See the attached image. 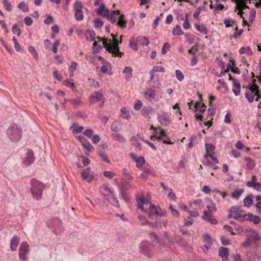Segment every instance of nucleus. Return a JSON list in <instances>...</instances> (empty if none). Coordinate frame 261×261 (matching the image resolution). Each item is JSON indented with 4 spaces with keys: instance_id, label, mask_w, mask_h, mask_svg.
I'll return each mask as SVG.
<instances>
[{
    "instance_id": "20",
    "label": "nucleus",
    "mask_w": 261,
    "mask_h": 261,
    "mask_svg": "<svg viewBox=\"0 0 261 261\" xmlns=\"http://www.w3.org/2000/svg\"><path fill=\"white\" fill-rule=\"evenodd\" d=\"M137 43L142 46H147L149 43L148 38L144 36H138L137 38Z\"/></svg>"
},
{
    "instance_id": "45",
    "label": "nucleus",
    "mask_w": 261,
    "mask_h": 261,
    "mask_svg": "<svg viewBox=\"0 0 261 261\" xmlns=\"http://www.w3.org/2000/svg\"><path fill=\"white\" fill-rule=\"evenodd\" d=\"M117 24L121 28H124L126 27V21L124 20V15H121L117 22Z\"/></svg>"
},
{
    "instance_id": "44",
    "label": "nucleus",
    "mask_w": 261,
    "mask_h": 261,
    "mask_svg": "<svg viewBox=\"0 0 261 261\" xmlns=\"http://www.w3.org/2000/svg\"><path fill=\"white\" fill-rule=\"evenodd\" d=\"M136 162V166L137 167H140L142 166L145 162V159L143 156H140L136 159L135 161Z\"/></svg>"
},
{
    "instance_id": "57",
    "label": "nucleus",
    "mask_w": 261,
    "mask_h": 261,
    "mask_svg": "<svg viewBox=\"0 0 261 261\" xmlns=\"http://www.w3.org/2000/svg\"><path fill=\"white\" fill-rule=\"evenodd\" d=\"M220 240L223 245L227 246L230 244V240L224 236L220 237Z\"/></svg>"
},
{
    "instance_id": "1",
    "label": "nucleus",
    "mask_w": 261,
    "mask_h": 261,
    "mask_svg": "<svg viewBox=\"0 0 261 261\" xmlns=\"http://www.w3.org/2000/svg\"><path fill=\"white\" fill-rule=\"evenodd\" d=\"M7 137L13 142L19 141L22 135V129L20 125L13 123L10 125L6 131Z\"/></svg>"
},
{
    "instance_id": "5",
    "label": "nucleus",
    "mask_w": 261,
    "mask_h": 261,
    "mask_svg": "<svg viewBox=\"0 0 261 261\" xmlns=\"http://www.w3.org/2000/svg\"><path fill=\"white\" fill-rule=\"evenodd\" d=\"M29 252V246L26 242H23L19 249V257L20 260L25 261Z\"/></svg>"
},
{
    "instance_id": "19",
    "label": "nucleus",
    "mask_w": 261,
    "mask_h": 261,
    "mask_svg": "<svg viewBox=\"0 0 261 261\" xmlns=\"http://www.w3.org/2000/svg\"><path fill=\"white\" fill-rule=\"evenodd\" d=\"M120 193L121 196L124 199L125 201L128 202L129 201V198L127 197V188L123 185L119 186Z\"/></svg>"
},
{
    "instance_id": "4",
    "label": "nucleus",
    "mask_w": 261,
    "mask_h": 261,
    "mask_svg": "<svg viewBox=\"0 0 261 261\" xmlns=\"http://www.w3.org/2000/svg\"><path fill=\"white\" fill-rule=\"evenodd\" d=\"M140 251L143 254L150 257L152 254L153 245L147 241H143L140 245Z\"/></svg>"
},
{
    "instance_id": "55",
    "label": "nucleus",
    "mask_w": 261,
    "mask_h": 261,
    "mask_svg": "<svg viewBox=\"0 0 261 261\" xmlns=\"http://www.w3.org/2000/svg\"><path fill=\"white\" fill-rule=\"evenodd\" d=\"M211 204L209 205H206V208L208 210V211L211 212L212 213L214 212H216L217 211L216 206L215 204L211 201Z\"/></svg>"
},
{
    "instance_id": "34",
    "label": "nucleus",
    "mask_w": 261,
    "mask_h": 261,
    "mask_svg": "<svg viewBox=\"0 0 261 261\" xmlns=\"http://www.w3.org/2000/svg\"><path fill=\"white\" fill-rule=\"evenodd\" d=\"M243 192H244L243 189H240V190L236 189L232 193L231 197L233 198L238 199L240 197L241 195L243 193Z\"/></svg>"
},
{
    "instance_id": "48",
    "label": "nucleus",
    "mask_w": 261,
    "mask_h": 261,
    "mask_svg": "<svg viewBox=\"0 0 261 261\" xmlns=\"http://www.w3.org/2000/svg\"><path fill=\"white\" fill-rule=\"evenodd\" d=\"M102 47L100 45H97V42L94 41L93 44L92 50L94 54L98 53L101 49Z\"/></svg>"
},
{
    "instance_id": "46",
    "label": "nucleus",
    "mask_w": 261,
    "mask_h": 261,
    "mask_svg": "<svg viewBox=\"0 0 261 261\" xmlns=\"http://www.w3.org/2000/svg\"><path fill=\"white\" fill-rule=\"evenodd\" d=\"M243 202L245 206L249 207L252 204L253 200L250 197L247 196L245 198Z\"/></svg>"
},
{
    "instance_id": "12",
    "label": "nucleus",
    "mask_w": 261,
    "mask_h": 261,
    "mask_svg": "<svg viewBox=\"0 0 261 261\" xmlns=\"http://www.w3.org/2000/svg\"><path fill=\"white\" fill-rule=\"evenodd\" d=\"M100 193L107 199L114 191L108 187V185L103 184L99 189Z\"/></svg>"
},
{
    "instance_id": "60",
    "label": "nucleus",
    "mask_w": 261,
    "mask_h": 261,
    "mask_svg": "<svg viewBox=\"0 0 261 261\" xmlns=\"http://www.w3.org/2000/svg\"><path fill=\"white\" fill-rule=\"evenodd\" d=\"M175 73L176 78L178 80L181 81L184 79V75L180 70H176Z\"/></svg>"
},
{
    "instance_id": "24",
    "label": "nucleus",
    "mask_w": 261,
    "mask_h": 261,
    "mask_svg": "<svg viewBox=\"0 0 261 261\" xmlns=\"http://www.w3.org/2000/svg\"><path fill=\"white\" fill-rule=\"evenodd\" d=\"M123 73L127 74L125 79L126 81H129L132 76L133 69L130 66H125L123 70Z\"/></svg>"
},
{
    "instance_id": "37",
    "label": "nucleus",
    "mask_w": 261,
    "mask_h": 261,
    "mask_svg": "<svg viewBox=\"0 0 261 261\" xmlns=\"http://www.w3.org/2000/svg\"><path fill=\"white\" fill-rule=\"evenodd\" d=\"M236 7L239 10H243L244 9L249 8V7L245 3L241 1H237Z\"/></svg>"
},
{
    "instance_id": "50",
    "label": "nucleus",
    "mask_w": 261,
    "mask_h": 261,
    "mask_svg": "<svg viewBox=\"0 0 261 261\" xmlns=\"http://www.w3.org/2000/svg\"><path fill=\"white\" fill-rule=\"evenodd\" d=\"M74 17L76 20L81 21L83 20L84 15L82 11H75Z\"/></svg>"
},
{
    "instance_id": "11",
    "label": "nucleus",
    "mask_w": 261,
    "mask_h": 261,
    "mask_svg": "<svg viewBox=\"0 0 261 261\" xmlns=\"http://www.w3.org/2000/svg\"><path fill=\"white\" fill-rule=\"evenodd\" d=\"M91 169L87 167L84 169L81 173L82 178L88 182H91L94 178L93 174H90Z\"/></svg>"
},
{
    "instance_id": "41",
    "label": "nucleus",
    "mask_w": 261,
    "mask_h": 261,
    "mask_svg": "<svg viewBox=\"0 0 261 261\" xmlns=\"http://www.w3.org/2000/svg\"><path fill=\"white\" fill-rule=\"evenodd\" d=\"M18 8L21 10L23 12H27L29 11V8L24 2H21L19 3Z\"/></svg>"
},
{
    "instance_id": "32",
    "label": "nucleus",
    "mask_w": 261,
    "mask_h": 261,
    "mask_svg": "<svg viewBox=\"0 0 261 261\" xmlns=\"http://www.w3.org/2000/svg\"><path fill=\"white\" fill-rule=\"evenodd\" d=\"M195 27L197 31L205 35H206L207 34V30L204 25H200L199 24L195 23Z\"/></svg>"
},
{
    "instance_id": "3",
    "label": "nucleus",
    "mask_w": 261,
    "mask_h": 261,
    "mask_svg": "<svg viewBox=\"0 0 261 261\" xmlns=\"http://www.w3.org/2000/svg\"><path fill=\"white\" fill-rule=\"evenodd\" d=\"M31 191L33 198L37 200L42 198V192L44 188L43 184L36 179L31 180Z\"/></svg>"
},
{
    "instance_id": "31",
    "label": "nucleus",
    "mask_w": 261,
    "mask_h": 261,
    "mask_svg": "<svg viewBox=\"0 0 261 261\" xmlns=\"http://www.w3.org/2000/svg\"><path fill=\"white\" fill-rule=\"evenodd\" d=\"M64 85L74 90L75 88V84L73 82L72 79H67L64 82Z\"/></svg>"
},
{
    "instance_id": "18",
    "label": "nucleus",
    "mask_w": 261,
    "mask_h": 261,
    "mask_svg": "<svg viewBox=\"0 0 261 261\" xmlns=\"http://www.w3.org/2000/svg\"><path fill=\"white\" fill-rule=\"evenodd\" d=\"M19 238L16 236H14L12 238L10 242V248L12 251H14L16 250L18 245L19 244Z\"/></svg>"
},
{
    "instance_id": "14",
    "label": "nucleus",
    "mask_w": 261,
    "mask_h": 261,
    "mask_svg": "<svg viewBox=\"0 0 261 261\" xmlns=\"http://www.w3.org/2000/svg\"><path fill=\"white\" fill-rule=\"evenodd\" d=\"M99 8L97 10V13L104 17H108L109 14V10L107 9L103 3H100Z\"/></svg>"
},
{
    "instance_id": "29",
    "label": "nucleus",
    "mask_w": 261,
    "mask_h": 261,
    "mask_svg": "<svg viewBox=\"0 0 261 261\" xmlns=\"http://www.w3.org/2000/svg\"><path fill=\"white\" fill-rule=\"evenodd\" d=\"M172 34L174 36H180L184 34L179 25H176L172 30Z\"/></svg>"
},
{
    "instance_id": "10",
    "label": "nucleus",
    "mask_w": 261,
    "mask_h": 261,
    "mask_svg": "<svg viewBox=\"0 0 261 261\" xmlns=\"http://www.w3.org/2000/svg\"><path fill=\"white\" fill-rule=\"evenodd\" d=\"M157 119L161 124L164 126L169 125L171 122L169 115L166 113H163L161 115L158 116Z\"/></svg>"
},
{
    "instance_id": "22",
    "label": "nucleus",
    "mask_w": 261,
    "mask_h": 261,
    "mask_svg": "<svg viewBox=\"0 0 261 261\" xmlns=\"http://www.w3.org/2000/svg\"><path fill=\"white\" fill-rule=\"evenodd\" d=\"M245 160L246 162V166L248 169L252 170L255 166V162L250 157H245Z\"/></svg>"
},
{
    "instance_id": "21",
    "label": "nucleus",
    "mask_w": 261,
    "mask_h": 261,
    "mask_svg": "<svg viewBox=\"0 0 261 261\" xmlns=\"http://www.w3.org/2000/svg\"><path fill=\"white\" fill-rule=\"evenodd\" d=\"M247 220H250L255 224H259L261 221L258 216L253 215L252 214L250 213H248L247 217Z\"/></svg>"
},
{
    "instance_id": "42",
    "label": "nucleus",
    "mask_w": 261,
    "mask_h": 261,
    "mask_svg": "<svg viewBox=\"0 0 261 261\" xmlns=\"http://www.w3.org/2000/svg\"><path fill=\"white\" fill-rule=\"evenodd\" d=\"M205 147L206 153L208 154L213 152L215 149V146L212 144L206 143L205 144Z\"/></svg>"
},
{
    "instance_id": "58",
    "label": "nucleus",
    "mask_w": 261,
    "mask_h": 261,
    "mask_svg": "<svg viewBox=\"0 0 261 261\" xmlns=\"http://www.w3.org/2000/svg\"><path fill=\"white\" fill-rule=\"evenodd\" d=\"M212 217V213L208 211H204L203 212V215L202 216V218L207 221L211 218Z\"/></svg>"
},
{
    "instance_id": "52",
    "label": "nucleus",
    "mask_w": 261,
    "mask_h": 261,
    "mask_svg": "<svg viewBox=\"0 0 261 261\" xmlns=\"http://www.w3.org/2000/svg\"><path fill=\"white\" fill-rule=\"evenodd\" d=\"M83 5L80 1H76L73 6V9L75 11H82Z\"/></svg>"
},
{
    "instance_id": "49",
    "label": "nucleus",
    "mask_w": 261,
    "mask_h": 261,
    "mask_svg": "<svg viewBox=\"0 0 261 261\" xmlns=\"http://www.w3.org/2000/svg\"><path fill=\"white\" fill-rule=\"evenodd\" d=\"M2 4L7 11L10 12L12 10V5L8 0H3Z\"/></svg>"
},
{
    "instance_id": "51",
    "label": "nucleus",
    "mask_w": 261,
    "mask_h": 261,
    "mask_svg": "<svg viewBox=\"0 0 261 261\" xmlns=\"http://www.w3.org/2000/svg\"><path fill=\"white\" fill-rule=\"evenodd\" d=\"M156 207L154 205V204L152 203L150 204V206L149 208V215L150 216L153 215L155 213H156Z\"/></svg>"
},
{
    "instance_id": "38",
    "label": "nucleus",
    "mask_w": 261,
    "mask_h": 261,
    "mask_svg": "<svg viewBox=\"0 0 261 261\" xmlns=\"http://www.w3.org/2000/svg\"><path fill=\"white\" fill-rule=\"evenodd\" d=\"M256 16V11L254 8L251 9L250 11L249 16V22L252 23L255 19Z\"/></svg>"
},
{
    "instance_id": "56",
    "label": "nucleus",
    "mask_w": 261,
    "mask_h": 261,
    "mask_svg": "<svg viewBox=\"0 0 261 261\" xmlns=\"http://www.w3.org/2000/svg\"><path fill=\"white\" fill-rule=\"evenodd\" d=\"M204 8V7H199L197 8L195 11V12L193 13V17L195 18H198L199 14L200 13L201 11Z\"/></svg>"
},
{
    "instance_id": "13",
    "label": "nucleus",
    "mask_w": 261,
    "mask_h": 261,
    "mask_svg": "<svg viewBox=\"0 0 261 261\" xmlns=\"http://www.w3.org/2000/svg\"><path fill=\"white\" fill-rule=\"evenodd\" d=\"M218 255L221 257L222 261H227L228 259V249L226 247H221L218 249Z\"/></svg>"
},
{
    "instance_id": "33",
    "label": "nucleus",
    "mask_w": 261,
    "mask_h": 261,
    "mask_svg": "<svg viewBox=\"0 0 261 261\" xmlns=\"http://www.w3.org/2000/svg\"><path fill=\"white\" fill-rule=\"evenodd\" d=\"M239 52L240 54H243L245 53L249 56L252 55L253 54L252 51H251V50L249 47H242L239 49Z\"/></svg>"
},
{
    "instance_id": "15",
    "label": "nucleus",
    "mask_w": 261,
    "mask_h": 261,
    "mask_svg": "<svg viewBox=\"0 0 261 261\" xmlns=\"http://www.w3.org/2000/svg\"><path fill=\"white\" fill-rule=\"evenodd\" d=\"M99 8L97 10V13L104 17H108L109 14V10L107 9L103 3H100Z\"/></svg>"
},
{
    "instance_id": "28",
    "label": "nucleus",
    "mask_w": 261,
    "mask_h": 261,
    "mask_svg": "<svg viewBox=\"0 0 261 261\" xmlns=\"http://www.w3.org/2000/svg\"><path fill=\"white\" fill-rule=\"evenodd\" d=\"M69 101L74 108H76L79 106L84 105V103L81 100L77 98L69 99Z\"/></svg>"
},
{
    "instance_id": "59",
    "label": "nucleus",
    "mask_w": 261,
    "mask_h": 261,
    "mask_svg": "<svg viewBox=\"0 0 261 261\" xmlns=\"http://www.w3.org/2000/svg\"><path fill=\"white\" fill-rule=\"evenodd\" d=\"M183 27L187 30L189 29L190 28V24L188 20V14H187L185 15V19L184 21V22L183 23Z\"/></svg>"
},
{
    "instance_id": "25",
    "label": "nucleus",
    "mask_w": 261,
    "mask_h": 261,
    "mask_svg": "<svg viewBox=\"0 0 261 261\" xmlns=\"http://www.w3.org/2000/svg\"><path fill=\"white\" fill-rule=\"evenodd\" d=\"M95 34L93 30H88L85 32V37L89 41H92L95 39Z\"/></svg>"
},
{
    "instance_id": "9",
    "label": "nucleus",
    "mask_w": 261,
    "mask_h": 261,
    "mask_svg": "<svg viewBox=\"0 0 261 261\" xmlns=\"http://www.w3.org/2000/svg\"><path fill=\"white\" fill-rule=\"evenodd\" d=\"M105 97L100 91H96L91 94L89 97V102L92 105L103 99Z\"/></svg>"
},
{
    "instance_id": "35",
    "label": "nucleus",
    "mask_w": 261,
    "mask_h": 261,
    "mask_svg": "<svg viewBox=\"0 0 261 261\" xmlns=\"http://www.w3.org/2000/svg\"><path fill=\"white\" fill-rule=\"evenodd\" d=\"M155 96V91L153 90H149L148 92L144 93V96L146 99H153Z\"/></svg>"
},
{
    "instance_id": "7",
    "label": "nucleus",
    "mask_w": 261,
    "mask_h": 261,
    "mask_svg": "<svg viewBox=\"0 0 261 261\" xmlns=\"http://www.w3.org/2000/svg\"><path fill=\"white\" fill-rule=\"evenodd\" d=\"M234 216L233 218L240 222H243L247 220V215L246 212L240 208H236L234 210Z\"/></svg>"
},
{
    "instance_id": "61",
    "label": "nucleus",
    "mask_w": 261,
    "mask_h": 261,
    "mask_svg": "<svg viewBox=\"0 0 261 261\" xmlns=\"http://www.w3.org/2000/svg\"><path fill=\"white\" fill-rule=\"evenodd\" d=\"M251 238L254 244H257L258 242L261 240V238L257 233H254L252 236H251Z\"/></svg>"
},
{
    "instance_id": "27",
    "label": "nucleus",
    "mask_w": 261,
    "mask_h": 261,
    "mask_svg": "<svg viewBox=\"0 0 261 261\" xmlns=\"http://www.w3.org/2000/svg\"><path fill=\"white\" fill-rule=\"evenodd\" d=\"M255 95V94H254V93L250 90L247 91L245 94L246 98L247 99V100L250 103H252L253 102L254 100Z\"/></svg>"
},
{
    "instance_id": "54",
    "label": "nucleus",
    "mask_w": 261,
    "mask_h": 261,
    "mask_svg": "<svg viewBox=\"0 0 261 261\" xmlns=\"http://www.w3.org/2000/svg\"><path fill=\"white\" fill-rule=\"evenodd\" d=\"M170 48V45L168 42H165L162 48V54L164 55L167 53V51L169 50Z\"/></svg>"
},
{
    "instance_id": "39",
    "label": "nucleus",
    "mask_w": 261,
    "mask_h": 261,
    "mask_svg": "<svg viewBox=\"0 0 261 261\" xmlns=\"http://www.w3.org/2000/svg\"><path fill=\"white\" fill-rule=\"evenodd\" d=\"M28 50H29V52H30L32 54V55H33V56L36 60L38 59V58H39L38 54L37 51L36 50V49H35V48L34 47H33L32 46H30L29 47Z\"/></svg>"
},
{
    "instance_id": "6",
    "label": "nucleus",
    "mask_w": 261,
    "mask_h": 261,
    "mask_svg": "<svg viewBox=\"0 0 261 261\" xmlns=\"http://www.w3.org/2000/svg\"><path fill=\"white\" fill-rule=\"evenodd\" d=\"M136 200L138 205V208L140 209L142 212L146 213L147 211L144 209L143 205L149 203L150 200L145 199L142 193L141 194V195H137L136 196Z\"/></svg>"
},
{
    "instance_id": "63",
    "label": "nucleus",
    "mask_w": 261,
    "mask_h": 261,
    "mask_svg": "<svg viewBox=\"0 0 261 261\" xmlns=\"http://www.w3.org/2000/svg\"><path fill=\"white\" fill-rule=\"evenodd\" d=\"M152 70L155 72H164L165 71V69L163 66H154Z\"/></svg>"
},
{
    "instance_id": "17",
    "label": "nucleus",
    "mask_w": 261,
    "mask_h": 261,
    "mask_svg": "<svg viewBox=\"0 0 261 261\" xmlns=\"http://www.w3.org/2000/svg\"><path fill=\"white\" fill-rule=\"evenodd\" d=\"M232 91L236 96L240 94L241 84L238 80H233Z\"/></svg>"
},
{
    "instance_id": "62",
    "label": "nucleus",
    "mask_w": 261,
    "mask_h": 261,
    "mask_svg": "<svg viewBox=\"0 0 261 261\" xmlns=\"http://www.w3.org/2000/svg\"><path fill=\"white\" fill-rule=\"evenodd\" d=\"M235 30H236V31L234 32V33L233 34V37L234 38L237 39V38H239L240 36V35L242 34V33L243 32V30L241 29L239 31H238V27H237L235 29Z\"/></svg>"
},
{
    "instance_id": "30",
    "label": "nucleus",
    "mask_w": 261,
    "mask_h": 261,
    "mask_svg": "<svg viewBox=\"0 0 261 261\" xmlns=\"http://www.w3.org/2000/svg\"><path fill=\"white\" fill-rule=\"evenodd\" d=\"M195 108L196 111H199L203 113L205 111L206 107L204 104H201L199 102H197L195 105Z\"/></svg>"
},
{
    "instance_id": "2",
    "label": "nucleus",
    "mask_w": 261,
    "mask_h": 261,
    "mask_svg": "<svg viewBox=\"0 0 261 261\" xmlns=\"http://www.w3.org/2000/svg\"><path fill=\"white\" fill-rule=\"evenodd\" d=\"M110 41V42L108 43L107 39L105 38H103L102 44H103V47L106 49L107 51L112 54L113 57H121L123 53L120 52L119 50L118 40L116 38H114V39H113V43H112L111 40Z\"/></svg>"
},
{
    "instance_id": "64",
    "label": "nucleus",
    "mask_w": 261,
    "mask_h": 261,
    "mask_svg": "<svg viewBox=\"0 0 261 261\" xmlns=\"http://www.w3.org/2000/svg\"><path fill=\"white\" fill-rule=\"evenodd\" d=\"M94 22L95 27L97 28H100L103 25V22L99 18H95Z\"/></svg>"
},
{
    "instance_id": "16",
    "label": "nucleus",
    "mask_w": 261,
    "mask_h": 261,
    "mask_svg": "<svg viewBox=\"0 0 261 261\" xmlns=\"http://www.w3.org/2000/svg\"><path fill=\"white\" fill-rule=\"evenodd\" d=\"M113 139L116 141H118L121 143H124L126 142V139L121 134L118 133H112L111 135Z\"/></svg>"
},
{
    "instance_id": "43",
    "label": "nucleus",
    "mask_w": 261,
    "mask_h": 261,
    "mask_svg": "<svg viewBox=\"0 0 261 261\" xmlns=\"http://www.w3.org/2000/svg\"><path fill=\"white\" fill-rule=\"evenodd\" d=\"M82 146L85 149L87 150L88 151H92V150H94V147L92 146L91 143L88 141L83 142Z\"/></svg>"
},
{
    "instance_id": "40",
    "label": "nucleus",
    "mask_w": 261,
    "mask_h": 261,
    "mask_svg": "<svg viewBox=\"0 0 261 261\" xmlns=\"http://www.w3.org/2000/svg\"><path fill=\"white\" fill-rule=\"evenodd\" d=\"M138 218L140 220V224L142 226L145 225L147 224H152V223L149 222L148 221H147L145 217L144 216L140 215L138 216Z\"/></svg>"
},
{
    "instance_id": "36",
    "label": "nucleus",
    "mask_w": 261,
    "mask_h": 261,
    "mask_svg": "<svg viewBox=\"0 0 261 261\" xmlns=\"http://www.w3.org/2000/svg\"><path fill=\"white\" fill-rule=\"evenodd\" d=\"M246 88L248 89L255 95H258L259 93V87L256 85L253 86H251V84H248Z\"/></svg>"
},
{
    "instance_id": "47",
    "label": "nucleus",
    "mask_w": 261,
    "mask_h": 261,
    "mask_svg": "<svg viewBox=\"0 0 261 261\" xmlns=\"http://www.w3.org/2000/svg\"><path fill=\"white\" fill-rule=\"evenodd\" d=\"M12 31L14 34H16L18 36H19L21 35V30L18 27V25L16 23H15L13 25Z\"/></svg>"
},
{
    "instance_id": "53",
    "label": "nucleus",
    "mask_w": 261,
    "mask_h": 261,
    "mask_svg": "<svg viewBox=\"0 0 261 261\" xmlns=\"http://www.w3.org/2000/svg\"><path fill=\"white\" fill-rule=\"evenodd\" d=\"M224 23L226 28L231 27L234 23V20L229 18H225L223 21Z\"/></svg>"
},
{
    "instance_id": "26",
    "label": "nucleus",
    "mask_w": 261,
    "mask_h": 261,
    "mask_svg": "<svg viewBox=\"0 0 261 261\" xmlns=\"http://www.w3.org/2000/svg\"><path fill=\"white\" fill-rule=\"evenodd\" d=\"M121 125L118 121H114L111 126V129L112 130L116 132H118L121 130Z\"/></svg>"
},
{
    "instance_id": "8",
    "label": "nucleus",
    "mask_w": 261,
    "mask_h": 261,
    "mask_svg": "<svg viewBox=\"0 0 261 261\" xmlns=\"http://www.w3.org/2000/svg\"><path fill=\"white\" fill-rule=\"evenodd\" d=\"M35 160L34 154L32 150H28L26 156L23 159L22 163L25 166H30Z\"/></svg>"
},
{
    "instance_id": "23",
    "label": "nucleus",
    "mask_w": 261,
    "mask_h": 261,
    "mask_svg": "<svg viewBox=\"0 0 261 261\" xmlns=\"http://www.w3.org/2000/svg\"><path fill=\"white\" fill-rule=\"evenodd\" d=\"M107 199H109L110 202L114 206L119 207L120 205L118 199L116 198L114 192L113 194H111Z\"/></svg>"
}]
</instances>
